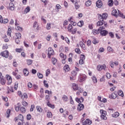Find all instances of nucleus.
I'll return each mask as SVG.
<instances>
[{
	"label": "nucleus",
	"instance_id": "50",
	"mask_svg": "<svg viewBox=\"0 0 125 125\" xmlns=\"http://www.w3.org/2000/svg\"><path fill=\"white\" fill-rule=\"evenodd\" d=\"M50 74V70L48 69L46 71V77H48V75Z\"/></svg>",
	"mask_w": 125,
	"mask_h": 125
},
{
	"label": "nucleus",
	"instance_id": "40",
	"mask_svg": "<svg viewBox=\"0 0 125 125\" xmlns=\"http://www.w3.org/2000/svg\"><path fill=\"white\" fill-rule=\"evenodd\" d=\"M11 112V110H7L6 114V115L7 116V118H9V117H10Z\"/></svg>",
	"mask_w": 125,
	"mask_h": 125
},
{
	"label": "nucleus",
	"instance_id": "13",
	"mask_svg": "<svg viewBox=\"0 0 125 125\" xmlns=\"http://www.w3.org/2000/svg\"><path fill=\"white\" fill-rule=\"evenodd\" d=\"M72 88L73 90H79V85L75 83H72Z\"/></svg>",
	"mask_w": 125,
	"mask_h": 125
},
{
	"label": "nucleus",
	"instance_id": "33",
	"mask_svg": "<svg viewBox=\"0 0 125 125\" xmlns=\"http://www.w3.org/2000/svg\"><path fill=\"white\" fill-rule=\"evenodd\" d=\"M85 5L86 6H90V5H91V1L90 0H88L87 1H86Z\"/></svg>",
	"mask_w": 125,
	"mask_h": 125
},
{
	"label": "nucleus",
	"instance_id": "64",
	"mask_svg": "<svg viewBox=\"0 0 125 125\" xmlns=\"http://www.w3.org/2000/svg\"><path fill=\"white\" fill-rule=\"evenodd\" d=\"M22 104L23 106H27L28 105V103L24 101H23L22 102Z\"/></svg>",
	"mask_w": 125,
	"mask_h": 125
},
{
	"label": "nucleus",
	"instance_id": "55",
	"mask_svg": "<svg viewBox=\"0 0 125 125\" xmlns=\"http://www.w3.org/2000/svg\"><path fill=\"white\" fill-rule=\"evenodd\" d=\"M115 65V63L113 61H111L110 62V66L111 67V68H114V66Z\"/></svg>",
	"mask_w": 125,
	"mask_h": 125
},
{
	"label": "nucleus",
	"instance_id": "46",
	"mask_svg": "<svg viewBox=\"0 0 125 125\" xmlns=\"http://www.w3.org/2000/svg\"><path fill=\"white\" fill-rule=\"evenodd\" d=\"M30 10H31V8H30V7L28 6L25 9L24 11L25 12H26V13H28V12H29Z\"/></svg>",
	"mask_w": 125,
	"mask_h": 125
},
{
	"label": "nucleus",
	"instance_id": "5",
	"mask_svg": "<svg viewBox=\"0 0 125 125\" xmlns=\"http://www.w3.org/2000/svg\"><path fill=\"white\" fill-rule=\"evenodd\" d=\"M47 55L48 58H51V56L54 55V50H53L52 48L49 47L48 48Z\"/></svg>",
	"mask_w": 125,
	"mask_h": 125
},
{
	"label": "nucleus",
	"instance_id": "2",
	"mask_svg": "<svg viewBox=\"0 0 125 125\" xmlns=\"http://www.w3.org/2000/svg\"><path fill=\"white\" fill-rule=\"evenodd\" d=\"M86 80V75L83 74H80L79 76V81L80 83L84 82Z\"/></svg>",
	"mask_w": 125,
	"mask_h": 125
},
{
	"label": "nucleus",
	"instance_id": "30",
	"mask_svg": "<svg viewBox=\"0 0 125 125\" xmlns=\"http://www.w3.org/2000/svg\"><path fill=\"white\" fill-rule=\"evenodd\" d=\"M120 116V113L119 112H115L114 114H112V117L113 118H118Z\"/></svg>",
	"mask_w": 125,
	"mask_h": 125
},
{
	"label": "nucleus",
	"instance_id": "57",
	"mask_svg": "<svg viewBox=\"0 0 125 125\" xmlns=\"http://www.w3.org/2000/svg\"><path fill=\"white\" fill-rule=\"evenodd\" d=\"M14 87L16 90L18 88V83L17 82L15 83Z\"/></svg>",
	"mask_w": 125,
	"mask_h": 125
},
{
	"label": "nucleus",
	"instance_id": "28",
	"mask_svg": "<svg viewBox=\"0 0 125 125\" xmlns=\"http://www.w3.org/2000/svg\"><path fill=\"white\" fill-rule=\"evenodd\" d=\"M75 8L76 9H79L80 8V5H79V3H78V1H75Z\"/></svg>",
	"mask_w": 125,
	"mask_h": 125
},
{
	"label": "nucleus",
	"instance_id": "1",
	"mask_svg": "<svg viewBox=\"0 0 125 125\" xmlns=\"http://www.w3.org/2000/svg\"><path fill=\"white\" fill-rule=\"evenodd\" d=\"M97 70L99 72L102 71V70H104V71H106L107 67H106V65L105 64H99L97 66Z\"/></svg>",
	"mask_w": 125,
	"mask_h": 125
},
{
	"label": "nucleus",
	"instance_id": "20",
	"mask_svg": "<svg viewBox=\"0 0 125 125\" xmlns=\"http://www.w3.org/2000/svg\"><path fill=\"white\" fill-rule=\"evenodd\" d=\"M62 99L64 102H67L69 101V98L68 97L65 95H62Z\"/></svg>",
	"mask_w": 125,
	"mask_h": 125
},
{
	"label": "nucleus",
	"instance_id": "12",
	"mask_svg": "<svg viewBox=\"0 0 125 125\" xmlns=\"http://www.w3.org/2000/svg\"><path fill=\"white\" fill-rule=\"evenodd\" d=\"M102 5H103V3H102V1L101 0H98L96 2V6L97 7H98V8H100L102 7Z\"/></svg>",
	"mask_w": 125,
	"mask_h": 125
},
{
	"label": "nucleus",
	"instance_id": "45",
	"mask_svg": "<svg viewBox=\"0 0 125 125\" xmlns=\"http://www.w3.org/2000/svg\"><path fill=\"white\" fill-rule=\"evenodd\" d=\"M51 28V23H47L46 29L47 30H50Z\"/></svg>",
	"mask_w": 125,
	"mask_h": 125
},
{
	"label": "nucleus",
	"instance_id": "15",
	"mask_svg": "<svg viewBox=\"0 0 125 125\" xmlns=\"http://www.w3.org/2000/svg\"><path fill=\"white\" fill-rule=\"evenodd\" d=\"M79 44L83 50H85V45L84 44V43H83V41H80L79 42Z\"/></svg>",
	"mask_w": 125,
	"mask_h": 125
},
{
	"label": "nucleus",
	"instance_id": "63",
	"mask_svg": "<svg viewBox=\"0 0 125 125\" xmlns=\"http://www.w3.org/2000/svg\"><path fill=\"white\" fill-rule=\"evenodd\" d=\"M50 39H51V36L50 35H47L46 40L48 41V42H49L50 41Z\"/></svg>",
	"mask_w": 125,
	"mask_h": 125
},
{
	"label": "nucleus",
	"instance_id": "42",
	"mask_svg": "<svg viewBox=\"0 0 125 125\" xmlns=\"http://www.w3.org/2000/svg\"><path fill=\"white\" fill-rule=\"evenodd\" d=\"M27 62L28 65H32V64H33V60H27Z\"/></svg>",
	"mask_w": 125,
	"mask_h": 125
},
{
	"label": "nucleus",
	"instance_id": "39",
	"mask_svg": "<svg viewBox=\"0 0 125 125\" xmlns=\"http://www.w3.org/2000/svg\"><path fill=\"white\" fill-rule=\"evenodd\" d=\"M25 110V107H21L20 108V106H18L15 107V110Z\"/></svg>",
	"mask_w": 125,
	"mask_h": 125
},
{
	"label": "nucleus",
	"instance_id": "37",
	"mask_svg": "<svg viewBox=\"0 0 125 125\" xmlns=\"http://www.w3.org/2000/svg\"><path fill=\"white\" fill-rule=\"evenodd\" d=\"M78 26L79 27H82L83 25V21H80L78 23H77Z\"/></svg>",
	"mask_w": 125,
	"mask_h": 125
},
{
	"label": "nucleus",
	"instance_id": "32",
	"mask_svg": "<svg viewBox=\"0 0 125 125\" xmlns=\"http://www.w3.org/2000/svg\"><path fill=\"white\" fill-rule=\"evenodd\" d=\"M34 28H37V30H39V25L38 24V22L35 21L33 24Z\"/></svg>",
	"mask_w": 125,
	"mask_h": 125
},
{
	"label": "nucleus",
	"instance_id": "54",
	"mask_svg": "<svg viewBox=\"0 0 125 125\" xmlns=\"http://www.w3.org/2000/svg\"><path fill=\"white\" fill-rule=\"evenodd\" d=\"M69 100H70V104H74V101L73 100V98H72V96H70L69 97Z\"/></svg>",
	"mask_w": 125,
	"mask_h": 125
},
{
	"label": "nucleus",
	"instance_id": "9",
	"mask_svg": "<svg viewBox=\"0 0 125 125\" xmlns=\"http://www.w3.org/2000/svg\"><path fill=\"white\" fill-rule=\"evenodd\" d=\"M17 117H16L14 119V121L15 122H18V120H20V121H21V122H23L24 121V117L21 114H20Z\"/></svg>",
	"mask_w": 125,
	"mask_h": 125
},
{
	"label": "nucleus",
	"instance_id": "53",
	"mask_svg": "<svg viewBox=\"0 0 125 125\" xmlns=\"http://www.w3.org/2000/svg\"><path fill=\"white\" fill-rule=\"evenodd\" d=\"M45 100H47V102H49V100H50V97L49 95L45 96Z\"/></svg>",
	"mask_w": 125,
	"mask_h": 125
},
{
	"label": "nucleus",
	"instance_id": "58",
	"mask_svg": "<svg viewBox=\"0 0 125 125\" xmlns=\"http://www.w3.org/2000/svg\"><path fill=\"white\" fill-rule=\"evenodd\" d=\"M41 20L43 21L44 24H46V20L44 19V18H43V16L41 17Z\"/></svg>",
	"mask_w": 125,
	"mask_h": 125
},
{
	"label": "nucleus",
	"instance_id": "31",
	"mask_svg": "<svg viewBox=\"0 0 125 125\" xmlns=\"http://www.w3.org/2000/svg\"><path fill=\"white\" fill-rule=\"evenodd\" d=\"M78 75V72H77L75 70H73L71 72V76L72 77H76Z\"/></svg>",
	"mask_w": 125,
	"mask_h": 125
},
{
	"label": "nucleus",
	"instance_id": "49",
	"mask_svg": "<svg viewBox=\"0 0 125 125\" xmlns=\"http://www.w3.org/2000/svg\"><path fill=\"white\" fill-rule=\"evenodd\" d=\"M47 118H52V113L51 112H47Z\"/></svg>",
	"mask_w": 125,
	"mask_h": 125
},
{
	"label": "nucleus",
	"instance_id": "10",
	"mask_svg": "<svg viewBox=\"0 0 125 125\" xmlns=\"http://www.w3.org/2000/svg\"><path fill=\"white\" fill-rule=\"evenodd\" d=\"M6 78L8 81V83H7L8 85H10V84H11L12 83V79L11 78V77L9 75H6Z\"/></svg>",
	"mask_w": 125,
	"mask_h": 125
},
{
	"label": "nucleus",
	"instance_id": "61",
	"mask_svg": "<svg viewBox=\"0 0 125 125\" xmlns=\"http://www.w3.org/2000/svg\"><path fill=\"white\" fill-rule=\"evenodd\" d=\"M13 65L14 67H17V65H18V64H17V62H16V60H14Z\"/></svg>",
	"mask_w": 125,
	"mask_h": 125
},
{
	"label": "nucleus",
	"instance_id": "11",
	"mask_svg": "<svg viewBox=\"0 0 125 125\" xmlns=\"http://www.w3.org/2000/svg\"><path fill=\"white\" fill-rule=\"evenodd\" d=\"M108 33L109 32H108V31L105 30L100 31V34H101V36H103L104 37L107 36Z\"/></svg>",
	"mask_w": 125,
	"mask_h": 125
},
{
	"label": "nucleus",
	"instance_id": "56",
	"mask_svg": "<svg viewBox=\"0 0 125 125\" xmlns=\"http://www.w3.org/2000/svg\"><path fill=\"white\" fill-rule=\"evenodd\" d=\"M75 51V52H76V53H78V54H80V53H81V50L79 48H76Z\"/></svg>",
	"mask_w": 125,
	"mask_h": 125
},
{
	"label": "nucleus",
	"instance_id": "47",
	"mask_svg": "<svg viewBox=\"0 0 125 125\" xmlns=\"http://www.w3.org/2000/svg\"><path fill=\"white\" fill-rule=\"evenodd\" d=\"M16 30H17V31H21L23 30V28L20 26H17L16 27Z\"/></svg>",
	"mask_w": 125,
	"mask_h": 125
},
{
	"label": "nucleus",
	"instance_id": "35",
	"mask_svg": "<svg viewBox=\"0 0 125 125\" xmlns=\"http://www.w3.org/2000/svg\"><path fill=\"white\" fill-rule=\"evenodd\" d=\"M47 105L50 108H52V109H54V105L51 104L49 102H47Z\"/></svg>",
	"mask_w": 125,
	"mask_h": 125
},
{
	"label": "nucleus",
	"instance_id": "41",
	"mask_svg": "<svg viewBox=\"0 0 125 125\" xmlns=\"http://www.w3.org/2000/svg\"><path fill=\"white\" fill-rule=\"evenodd\" d=\"M47 83V81H46V80L43 81L44 86H45V87H47V88H48L49 85H48V83Z\"/></svg>",
	"mask_w": 125,
	"mask_h": 125
},
{
	"label": "nucleus",
	"instance_id": "52",
	"mask_svg": "<svg viewBox=\"0 0 125 125\" xmlns=\"http://www.w3.org/2000/svg\"><path fill=\"white\" fill-rule=\"evenodd\" d=\"M7 35L8 36H10V37H11V29L10 28L8 29Z\"/></svg>",
	"mask_w": 125,
	"mask_h": 125
},
{
	"label": "nucleus",
	"instance_id": "24",
	"mask_svg": "<svg viewBox=\"0 0 125 125\" xmlns=\"http://www.w3.org/2000/svg\"><path fill=\"white\" fill-rule=\"evenodd\" d=\"M92 33L93 35H98L100 33V31L98 29V30L93 29L92 30Z\"/></svg>",
	"mask_w": 125,
	"mask_h": 125
},
{
	"label": "nucleus",
	"instance_id": "3",
	"mask_svg": "<svg viewBox=\"0 0 125 125\" xmlns=\"http://www.w3.org/2000/svg\"><path fill=\"white\" fill-rule=\"evenodd\" d=\"M99 20H104V19L106 20L107 17H108V15L106 13H104L102 15L98 14Z\"/></svg>",
	"mask_w": 125,
	"mask_h": 125
},
{
	"label": "nucleus",
	"instance_id": "14",
	"mask_svg": "<svg viewBox=\"0 0 125 125\" xmlns=\"http://www.w3.org/2000/svg\"><path fill=\"white\" fill-rule=\"evenodd\" d=\"M83 100L84 99H83V97H81V98H75V101L78 103H83Z\"/></svg>",
	"mask_w": 125,
	"mask_h": 125
},
{
	"label": "nucleus",
	"instance_id": "8",
	"mask_svg": "<svg viewBox=\"0 0 125 125\" xmlns=\"http://www.w3.org/2000/svg\"><path fill=\"white\" fill-rule=\"evenodd\" d=\"M92 124V121L89 119H87L84 122H82L83 125H90Z\"/></svg>",
	"mask_w": 125,
	"mask_h": 125
},
{
	"label": "nucleus",
	"instance_id": "27",
	"mask_svg": "<svg viewBox=\"0 0 125 125\" xmlns=\"http://www.w3.org/2000/svg\"><path fill=\"white\" fill-rule=\"evenodd\" d=\"M78 31V28L76 27L74 28L71 32L72 35H75L77 34V31Z\"/></svg>",
	"mask_w": 125,
	"mask_h": 125
},
{
	"label": "nucleus",
	"instance_id": "17",
	"mask_svg": "<svg viewBox=\"0 0 125 125\" xmlns=\"http://www.w3.org/2000/svg\"><path fill=\"white\" fill-rule=\"evenodd\" d=\"M109 97L110 99H116L117 98V94L115 93H112L109 95Z\"/></svg>",
	"mask_w": 125,
	"mask_h": 125
},
{
	"label": "nucleus",
	"instance_id": "44",
	"mask_svg": "<svg viewBox=\"0 0 125 125\" xmlns=\"http://www.w3.org/2000/svg\"><path fill=\"white\" fill-rule=\"evenodd\" d=\"M92 80L93 83H97V79H96V77H95V76H93L92 78Z\"/></svg>",
	"mask_w": 125,
	"mask_h": 125
},
{
	"label": "nucleus",
	"instance_id": "4",
	"mask_svg": "<svg viewBox=\"0 0 125 125\" xmlns=\"http://www.w3.org/2000/svg\"><path fill=\"white\" fill-rule=\"evenodd\" d=\"M101 113H102V115H101V118L102 120H107V112L105 110H101Z\"/></svg>",
	"mask_w": 125,
	"mask_h": 125
},
{
	"label": "nucleus",
	"instance_id": "60",
	"mask_svg": "<svg viewBox=\"0 0 125 125\" xmlns=\"http://www.w3.org/2000/svg\"><path fill=\"white\" fill-rule=\"evenodd\" d=\"M84 60L80 59L79 60V63L80 64V65H83V64H84Z\"/></svg>",
	"mask_w": 125,
	"mask_h": 125
},
{
	"label": "nucleus",
	"instance_id": "6",
	"mask_svg": "<svg viewBox=\"0 0 125 125\" xmlns=\"http://www.w3.org/2000/svg\"><path fill=\"white\" fill-rule=\"evenodd\" d=\"M103 24L105 28L107 27V22L104 21V20H100V21H98L97 23V26L99 27L100 26H102Z\"/></svg>",
	"mask_w": 125,
	"mask_h": 125
},
{
	"label": "nucleus",
	"instance_id": "48",
	"mask_svg": "<svg viewBox=\"0 0 125 125\" xmlns=\"http://www.w3.org/2000/svg\"><path fill=\"white\" fill-rule=\"evenodd\" d=\"M27 86L28 88H32V87H33V84H32V83L29 82L27 83Z\"/></svg>",
	"mask_w": 125,
	"mask_h": 125
},
{
	"label": "nucleus",
	"instance_id": "7",
	"mask_svg": "<svg viewBox=\"0 0 125 125\" xmlns=\"http://www.w3.org/2000/svg\"><path fill=\"white\" fill-rule=\"evenodd\" d=\"M0 55L5 58H8L9 52L7 50H5L0 53Z\"/></svg>",
	"mask_w": 125,
	"mask_h": 125
},
{
	"label": "nucleus",
	"instance_id": "51",
	"mask_svg": "<svg viewBox=\"0 0 125 125\" xmlns=\"http://www.w3.org/2000/svg\"><path fill=\"white\" fill-rule=\"evenodd\" d=\"M37 76L39 78V79H42V78H43V75H42V74L39 73L38 74H37Z\"/></svg>",
	"mask_w": 125,
	"mask_h": 125
},
{
	"label": "nucleus",
	"instance_id": "36",
	"mask_svg": "<svg viewBox=\"0 0 125 125\" xmlns=\"http://www.w3.org/2000/svg\"><path fill=\"white\" fill-rule=\"evenodd\" d=\"M52 62L53 63V65H55L56 63H57V59H56L55 58H52Z\"/></svg>",
	"mask_w": 125,
	"mask_h": 125
},
{
	"label": "nucleus",
	"instance_id": "38",
	"mask_svg": "<svg viewBox=\"0 0 125 125\" xmlns=\"http://www.w3.org/2000/svg\"><path fill=\"white\" fill-rule=\"evenodd\" d=\"M16 39H21V34L20 33H16Z\"/></svg>",
	"mask_w": 125,
	"mask_h": 125
},
{
	"label": "nucleus",
	"instance_id": "26",
	"mask_svg": "<svg viewBox=\"0 0 125 125\" xmlns=\"http://www.w3.org/2000/svg\"><path fill=\"white\" fill-rule=\"evenodd\" d=\"M60 57L62 59H67V55H64V54L62 53H60Z\"/></svg>",
	"mask_w": 125,
	"mask_h": 125
},
{
	"label": "nucleus",
	"instance_id": "43",
	"mask_svg": "<svg viewBox=\"0 0 125 125\" xmlns=\"http://www.w3.org/2000/svg\"><path fill=\"white\" fill-rule=\"evenodd\" d=\"M1 23H3V24H6V23H8V19H4L2 20Z\"/></svg>",
	"mask_w": 125,
	"mask_h": 125
},
{
	"label": "nucleus",
	"instance_id": "18",
	"mask_svg": "<svg viewBox=\"0 0 125 125\" xmlns=\"http://www.w3.org/2000/svg\"><path fill=\"white\" fill-rule=\"evenodd\" d=\"M63 70L65 71V72H69L70 70V66H69V65L65 64L63 67Z\"/></svg>",
	"mask_w": 125,
	"mask_h": 125
},
{
	"label": "nucleus",
	"instance_id": "21",
	"mask_svg": "<svg viewBox=\"0 0 125 125\" xmlns=\"http://www.w3.org/2000/svg\"><path fill=\"white\" fill-rule=\"evenodd\" d=\"M10 10H14V4L13 3L10 2L9 4Z\"/></svg>",
	"mask_w": 125,
	"mask_h": 125
},
{
	"label": "nucleus",
	"instance_id": "16",
	"mask_svg": "<svg viewBox=\"0 0 125 125\" xmlns=\"http://www.w3.org/2000/svg\"><path fill=\"white\" fill-rule=\"evenodd\" d=\"M0 83L2 85L5 84L6 81L4 77H2V78L0 79Z\"/></svg>",
	"mask_w": 125,
	"mask_h": 125
},
{
	"label": "nucleus",
	"instance_id": "19",
	"mask_svg": "<svg viewBox=\"0 0 125 125\" xmlns=\"http://www.w3.org/2000/svg\"><path fill=\"white\" fill-rule=\"evenodd\" d=\"M111 14L116 18L118 16V11H117V10H113Z\"/></svg>",
	"mask_w": 125,
	"mask_h": 125
},
{
	"label": "nucleus",
	"instance_id": "59",
	"mask_svg": "<svg viewBox=\"0 0 125 125\" xmlns=\"http://www.w3.org/2000/svg\"><path fill=\"white\" fill-rule=\"evenodd\" d=\"M67 25H68V21L67 20H65L63 21V27H65V26H67Z\"/></svg>",
	"mask_w": 125,
	"mask_h": 125
},
{
	"label": "nucleus",
	"instance_id": "23",
	"mask_svg": "<svg viewBox=\"0 0 125 125\" xmlns=\"http://www.w3.org/2000/svg\"><path fill=\"white\" fill-rule=\"evenodd\" d=\"M67 30L69 33H71L73 30V25H72L71 24H69L67 27Z\"/></svg>",
	"mask_w": 125,
	"mask_h": 125
},
{
	"label": "nucleus",
	"instance_id": "34",
	"mask_svg": "<svg viewBox=\"0 0 125 125\" xmlns=\"http://www.w3.org/2000/svg\"><path fill=\"white\" fill-rule=\"evenodd\" d=\"M118 95H119L120 96H121V97H124V92L123 91L120 90L118 92Z\"/></svg>",
	"mask_w": 125,
	"mask_h": 125
},
{
	"label": "nucleus",
	"instance_id": "25",
	"mask_svg": "<svg viewBox=\"0 0 125 125\" xmlns=\"http://www.w3.org/2000/svg\"><path fill=\"white\" fill-rule=\"evenodd\" d=\"M83 108H84L83 104L80 103L78 104V109H79V110H83Z\"/></svg>",
	"mask_w": 125,
	"mask_h": 125
},
{
	"label": "nucleus",
	"instance_id": "62",
	"mask_svg": "<svg viewBox=\"0 0 125 125\" xmlns=\"http://www.w3.org/2000/svg\"><path fill=\"white\" fill-rule=\"evenodd\" d=\"M80 59L82 60H84L85 59V56H84V55H81Z\"/></svg>",
	"mask_w": 125,
	"mask_h": 125
},
{
	"label": "nucleus",
	"instance_id": "29",
	"mask_svg": "<svg viewBox=\"0 0 125 125\" xmlns=\"http://www.w3.org/2000/svg\"><path fill=\"white\" fill-rule=\"evenodd\" d=\"M108 4L109 6H113V5H114V2L113 1V0H109L108 2Z\"/></svg>",
	"mask_w": 125,
	"mask_h": 125
},
{
	"label": "nucleus",
	"instance_id": "22",
	"mask_svg": "<svg viewBox=\"0 0 125 125\" xmlns=\"http://www.w3.org/2000/svg\"><path fill=\"white\" fill-rule=\"evenodd\" d=\"M23 74L25 77H27L29 75V71L28 70V69L24 68L23 70Z\"/></svg>",
	"mask_w": 125,
	"mask_h": 125
}]
</instances>
